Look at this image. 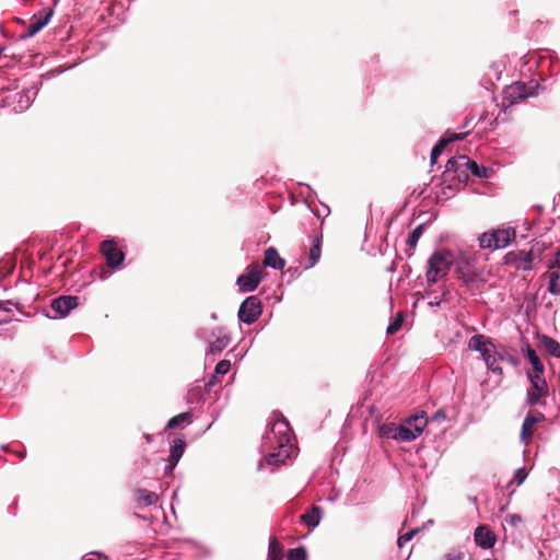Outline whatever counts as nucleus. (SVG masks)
Wrapping results in <instances>:
<instances>
[{"label":"nucleus","mask_w":560,"mask_h":560,"mask_svg":"<svg viewBox=\"0 0 560 560\" xmlns=\"http://www.w3.org/2000/svg\"><path fill=\"white\" fill-rule=\"evenodd\" d=\"M261 451L267 454L259 462V469H262L265 463L279 467L291 457L294 451L291 442V429L281 413L273 415V422L262 436Z\"/></svg>","instance_id":"f257e3e1"},{"label":"nucleus","mask_w":560,"mask_h":560,"mask_svg":"<svg viewBox=\"0 0 560 560\" xmlns=\"http://www.w3.org/2000/svg\"><path fill=\"white\" fill-rule=\"evenodd\" d=\"M445 167L444 176L446 178L457 177L459 182L467 180L468 171L478 178H489L493 173L492 168L479 165L466 155L450 159Z\"/></svg>","instance_id":"f03ea898"},{"label":"nucleus","mask_w":560,"mask_h":560,"mask_svg":"<svg viewBox=\"0 0 560 560\" xmlns=\"http://www.w3.org/2000/svg\"><path fill=\"white\" fill-rule=\"evenodd\" d=\"M515 237L514 228H498L480 234L478 242L482 249L498 250L508 247Z\"/></svg>","instance_id":"7ed1b4c3"},{"label":"nucleus","mask_w":560,"mask_h":560,"mask_svg":"<svg viewBox=\"0 0 560 560\" xmlns=\"http://www.w3.org/2000/svg\"><path fill=\"white\" fill-rule=\"evenodd\" d=\"M453 264V255L450 250H435L428 259L427 281L430 284L436 283L444 278Z\"/></svg>","instance_id":"20e7f679"},{"label":"nucleus","mask_w":560,"mask_h":560,"mask_svg":"<svg viewBox=\"0 0 560 560\" xmlns=\"http://www.w3.org/2000/svg\"><path fill=\"white\" fill-rule=\"evenodd\" d=\"M529 387L526 392V404L528 406L541 405L542 399L548 395V385L544 374H527Z\"/></svg>","instance_id":"39448f33"},{"label":"nucleus","mask_w":560,"mask_h":560,"mask_svg":"<svg viewBox=\"0 0 560 560\" xmlns=\"http://www.w3.org/2000/svg\"><path fill=\"white\" fill-rule=\"evenodd\" d=\"M261 314V303L257 296L246 298L238 308V318L241 322L250 325L258 319Z\"/></svg>","instance_id":"423d86ee"},{"label":"nucleus","mask_w":560,"mask_h":560,"mask_svg":"<svg viewBox=\"0 0 560 560\" xmlns=\"http://www.w3.org/2000/svg\"><path fill=\"white\" fill-rule=\"evenodd\" d=\"M54 15L52 8H45L36 13H34L31 18L30 25L27 30L20 35V39H27L37 34L40 30H43L50 21Z\"/></svg>","instance_id":"0eeeda50"},{"label":"nucleus","mask_w":560,"mask_h":560,"mask_svg":"<svg viewBox=\"0 0 560 560\" xmlns=\"http://www.w3.org/2000/svg\"><path fill=\"white\" fill-rule=\"evenodd\" d=\"M262 269L258 264H252L247 271L237 278V285L242 292H253L261 281Z\"/></svg>","instance_id":"6e6552de"},{"label":"nucleus","mask_w":560,"mask_h":560,"mask_svg":"<svg viewBox=\"0 0 560 560\" xmlns=\"http://www.w3.org/2000/svg\"><path fill=\"white\" fill-rule=\"evenodd\" d=\"M78 306V296L61 295L51 301L50 307L55 312L54 318L66 317L73 308Z\"/></svg>","instance_id":"1a4fd4ad"},{"label":"nucleus","mask_w":560,"mask_h":560,"mask_svg":"<svg viewBox=\"0 0 560 560\" xmlns=\"http://www.w3.org/2000/svg\"><path fill=\"white\" fill-rule=\"evenodd\" d=\"M545 420V415L538 410H529L523 421L521 440L528 443L534 434L535 425Z\"/></svg>","instance_id":"9d476101"},{"label":"nucleus","mask_w":560,"mask_h":560,"mask_svg":"<svg viewBox=\"0 0 560 560\" xmlns=\"http://www.w3.org/2000/svg\"><path fill=\"white\" fill-rule=\"evenodd\" d=\"M101 252L104 255L107 265L112 268L119 267L125 259V254L110 240H106L102 243Z\"/></svg>","instance_id":"9b49d317"},{"label":"nucleus","mask_w":560,"mask_h":560,"mask_svg":"<svg viewBox=\"0 0 560 560\" xmlns=\"http://www.w3.org/2000/svg\"><path fill=\"white\" fill-rule=\"evenodd\" d=\"M186 447V443L182 439L174 440L173 445L171 446L170 456L167 459H161L165 463L164 466V475L170 476L173 474L174 468L176 467L177 463L182 458L184 451Z\"/></svg>","instance_id":"f8f14e48"},{"label":"nucleus","mask_w":560,"mask_h":560,"mask_svg":"<svg viewBox=\"0 0 560 560\" xmlns=\"http://www.w3.org/2000/svg\"><path fill=\"white\" fill-rule=\"evenodd\" d=\"M524 82H515L504 90L503 100L509 105L516 104L520 101L530 97V92H526Z\"/></svg>","instance_id":"ddd939ff"},{"label":"nucleus","mask_w":560,"mask_h":560,"mask_svg":"<svg viewBox=\"0 0 560 560\" xmlns=\"http://www.w3.org/2000/svg\"><path fill=\"white\" fill-rule=\"evenodd\" d=\"M475 542L482 549H490L494 546L497 537L494 533L486 525H480L475 529Z\"/></svg>","instance_id":"4468645a"},{"label":"nucleus","mask_w":560,"mask_h":560,"mask_svg":"<svg viewBox=\"0 0 560 560\" xmlns=\"http://www.w3.org/2000/svg\"><path fill=\"white\" fill-rule=\"evenodd\" d=\"M466 133H456V132H446L444 137H442L439 142L433 147L431 151V164H435L439 156L443 152L444 148L454 141L464 139Z\"/></svg>","instance_id":"2eb2a0df"},{"label":"nucleus","mask_w":560,"mask_h":560,"mask_svg":"<svg viewBox=\"0 0 560 560\" xmlns=\"http://www.w3.org/2000/svg\"><path fill=\"white\" fill-rule=\"evenodd\" d=\"M230 337L222 328H218L217 332L212 334V338L208 339L209 352L217 354L222 352L230 345Z\"/></svg>","instance_id":"dca6fc26"},{"label":"nucleus","mask_w":560,"mask_h":560,"mask_svg":"<svg viewBox=\"0 0 560 560\" xmlns=\"http://www.w3.org/2000/svg\"><path fill=\"white\" fill-rule=\"evenodd\" d=\"M323 518V510L317 505H313L300 516V521L306 524L311 529L317 527Z\"/></svg>","instance_id":"f3484780"},{"label":"nucleus","mask_w":560,"mask_h":560,"mask_svg":"<svg viewBox=\"0 0 560 560\" xmlns=\"http://www.w3.org/2000/svg\"><path fill=\"white\" fill-rule=\"evenodd\" d=\"M469 349L477 351L481 357H486L490 348H493L491 341L483 335H474L468 342Z\"/></svg>","instance_id":"a211bd4d"},{"label":"nucleus","mask_w":560,"mask_h":560,"mask_svg":"<svg viewBox=\"0 0 560 560\" xmlns=\"http://www.w3.org/2000/svg\"><path fill=\"white\" fill-rule=\"evenodd\" d=\"M405 422L407 423V427H411L412 432L419 436L423 432L424 428L428 425L429 420L427 413L424 411H421L407 418Z\"/></svg>","instance_id":"6ab92c4d"},{"label":"nucleus","mask_w":560,"mask_h":560,"mask_svg":"<svg viewBox=\"0 0 560 560\" xmlns=\"http://www.w3.org/2000/svg\"><path fill=\"white\" fill-rule=\"evenodd\" d=\"M264 265L276 270H281L285 261L282 259L275 247H269L265 250Z\"/></svg>","instance_id":"aec40b11"},{"label":"nucleus","mask_w":560,"mask_h":560,"mask_svg":"<svg viewBox=\"0 0 560 560\" xmlns=\"http://www.w3.org/2000/svg\"><path fill=\"white\" fill-rule=\"evenodd\" d=\"M482 359L486 362L487 368L491 372L499 375L503 373L502 368L499 363V361L502 360V355L495 351L494 347L490 348L489 352L486 354V357H482Z\"/></svg>","instance_id":"412c9836"},{"label":"nucleus","mask_w":560,"mask_h":560,"mask_svg":"<svg viewBox=\"0 0 560 560\" xmlns=\"http://www.w3.org/2000/svg\"><path fill=\"white\" fill-rule=\"evenodd\" d=\"M136 493L137 501L140 506H149L158 503L159 501V495L153 491H149L147 489H138Z\"/></svg>","instance_id":"4be33fe9"},{"label":"nucleus","mask_w":560,"mask_h":560,"mask_svg":"<svg viewBox=\"0 0 560 560\" xmlns=\"http://www.w3.org/2000/svg\"><path fill=\"white\" fill-rule=\"evenodd\" d=\"M526 358L533 366L532 371H529L527 374H544V364L537 352L530 347L527 348Z\"/></svg>","instance_id":"5701e85b"},{"label":"nucleus","mask_w":560,"mask_h":560,"mask_svg":"<svg viewBox=\"0 0 560 560\" xmlns=\"http://www.w3.org/2000/svg\"><path fill=\"white\" fill-rule=\"evenodd\" d=\"M283 558V546L277 539V537L271 536L269 538L268 546V560H282Z\"/></svg>","instance_id":"b1692460"},{"label":"nucleus","mask_w":560,"mask_h":560,"mask_svg":"<svg viewBox=\"0 0 560 560\" xmlns=\"http://www.w3.org/2000/svg\"><path fill=\"white\" fill-rule=\"evenodd\" d=\"M418 435L412 432L411 427H407V423L404 421L400 425H398V441L401 442H411L416 440Z\"/></svg>","instance_id":"393cba45"},{"label":"nucleus","mask_w":560,"mask_h":560,"mask_svg":"<svg viewBox=\"0 0 560 560\" xmlns=\"http://www.w3.org/2000/svg\"><path fill=\"white\" fill-rule=\"evenodd\" d=\"M418 435L412 432L411 427H407V423L404 421L400 425H398V441L401 442H411L416 440Z\"/></svg>","instance_id":"a878e982"},{"label":"nucleus","mask_w":560,"mask_h":560,"mask_svg":"<svg viewBox=\"0 0 560 560\" xmlns=\"http://www.w3.org/2000/svg\"><path fill=\"white\" fill-rule=\"evenodd\" d=\"M191 415L189 412L179 413L173 418H171L166 424V429H176L184 423L190 422Z\"/></svg>","instance_id":"bb28decb"},{"label":"nucleus","mask_w":560,"mask_h":560,"mask_svg":"<svg viewBox=\"0 0 560 560\" xmlns=\"http://www.w3.org/2000/svg\"><path fill=\"white\" fill-rule=\"evenodd\" d=\"M380 435L398 441V425L395 423H385L381 425Z\"/></svg>","instance_id":"cd10ccee"},{"label":"nucleus","mask_w":560,"mask_h":560,"mask_svg":"<svg viewBox=\"0 0 560 560\" xmlns=\"http://www.w3.org/2000/svg\"><path fill=\"white\" fill-rule=\"evenodd\" d=\"M518 256H520L518 268H521L523 270H530L533 260H534L533 252L532 250H528V252L521 250Z\"/></svg>","instance_id":"c85d7f7f"},{"label":"nucleus","mask_w":560,"mask_h":560,"mask_svg":"<svg viewBox=\"0 0 560 560\" xmlns=\"http://www.w3.org/2000/svg\"><path fill=\"white\" fill-rule=\"evenodd\" d=\"M548 291L551 294L560 295V273L555 271L549 275Z\"/></svg>","instance_id":"c756f323"},{"label":"nucleus","mask_w":560,"mask_h":560,"mask_svg":"<svg viewBox=\"0 0 560 560\" xmlns=\"http://www.w3.org/2000/svg\"><path fill=\"white\" fill-rule=\"evenodd\" d=\"M230 368H231V363L229 360H222L220 361L217 365H215V374L212 376V378L209 381V385H213L214 384V378L217 376H223L225 375L229 371H230Z\"/></svg>","instance_id":"7c9ffc66"},{"label":"nucleus","mask_w":560,"mask_h":560,"mask_svg":"<svg viewBox=\"0 0 560 560\" xmlns=\"http://www.w3.org/2000/svg\"><path fill=\"white\" fill-rule=\"evenodd\" d=\"M423 232V226L420 224L415 228L408 236L407 244L410 248H415Z\"/></svg>","instance_id":"2f4dec72"},{"label":"nucleus","mask_w":560,"mask_h":560,"mask_svg":"<svg viewBox=\"0 0 560 560\" xmlns=\"http://www.w3.org/2000/svg\"><path fill=\"white\" fill-rule=\"evenodd\" d=\"M457 277L458 279L467 287H470L471 283H474L475 281V276L469 271V270H465L464 268L462 267H458L457 268Z\"/></svg>","instance_id":"473e14b6"},{"label":"nucleus","mask_w":560,"mask_h":560,"mask_svg":"<svg viewBox=\"0 0 560 560\" xmlns=\"http://www.w3.org/2000/svg\"><path fill=\"white\" fill-rule=\"evenodd\" d=\"M320 257L319 241L316 240L313 246L310 248V264L307 267H313L317 264Z\"/></svg>","instance_id":"72a5a7b5"},{"label":"nucleus","mask_w":560,"mask_h":560,"mask_svg":"<svg viewBox=\"0 0 560 560\" xmlns=\"http://www.w3.org/2000/svg\"><path fill=\"white\" fill-rule=\"evenodd\" d=\"M288 560H307V553L304 547H298L288 551Z\"/></svg>","instance_id":"f704fd0d"},{"label":"nucleus","mask_w":560,"mask_h":560,"mask_svg":"<svg viewBox=\"0 0 560 560\" xmlns=\"http://www.w3.org/2000/svg\"><path fill=\"white\" fill-rule=\"evenodd\" d=\"M402 320L404 314L398 313L396 318L387 326L386 332L388 335H394L395 332H397L401 327Z\"/></svg>","instance_id":"c9c22d12"},{"label":"nucleus","mask_w":560,"mask_h":560,"mask_svg":"<svg viewBox=\"0 0 560 560\" xmlns=\"http://www.w3.org/2000/svg\"><path fill=\"white\" fill-rule=\"evenodd\" d=\"M546 348L552 355L560 358V345L557 341L548 338L546 341Z\"/></svg>","instance_id":"e433bc0d"},{"label":"nucleus","mask_w":560,"mask_h":560,"mask_svg":"<svg viewBox=\"0 0 560 560\" xmlns=\"http://www.w3.org/2000/svg\"><path fill=\"white\" fill-rule=\"evenodd\" d=\"M527 475H528V472H527V470L525 468H523V467L518 468L514 472L513 481L517 486H520V485H522L525 481V479L527 478Z\"/></svg>","instance_id":"4c0bfd02"},{"label":"nucleus","mask_w":560,"mask_h":560,"mask_svg":"<svg viewBox=\"0 0 560 560\" xmlns=\"http://www.w3.org/2000/svg\"><path fill=\"white\" fill-rule=\"evenodd\" d=\"M417 533V529H411L404 535H400L397 539V545L399 548L404 547L408 541H410L413 535Z\"/></svg>","instance_id":"58836bf2"},{"label":"nucleus","mask_w":560,"mask_h":560,"mask_svg":"<svg viewBox=\"0 0 560 560\" xmlns=\"http://www.w3.org/2000/svg\"><path fill=\"white\" fill-rule=\"evenodd\" d=\"M526 88V92H530V96H535L537 94V90L539 88V84L535 80H530L528 82H524Z\"/></svg>","instance_id":"ea45409f"},{"label":"nucleus","mask_w":560,"mask_h":560,"mask_svg":"<svg viewBox=\"0 0 560 560\" xmlns=\"http://www.w3.org/2000/svg\"><path fill=\"white\" fill-rule=\"evenodd\" d=\"M19 103H20L19 109L24 110L30 106L31 100H30L28 95L21 94Z\"/></svg>","instance_id":"a19ab883"},{"label":"nucleus","mask_w":560,"mask_h":560,"mask_svg":"<svg viewBox=\"0 0 560 560\" xmlns=\"http://www.w3.org/2000/svg\"><path fill=\"white\" fill-rule=\"evenodd\" d=\"M556 267H560V248L555 253L553 259L548 262L549 269H553Z\"/></svg>","instance_id":"79ce46f5"},{"label":"nucleus","mask_w":560,"mask_h":560,"mask_svg":"<svg viewBox=\"0 0 560 560\" xmlns=\"http://www.w3.org/2000/svg\"><path fill=\"white\" fill-rule=\"evenodd\" d=\"M505 521L512 526H516L522 522V517L518 514H510L505 517Z\"/></svg>","instance_id":"37998d69"},{"label":"nucleus","mask_w":560,"mask_h":560,"mask_svg":"<svg viewBox=\"0 0 560 560\" xmlns=\"http://www.w3.org/2000/svg\"><path fill=\"white\" fill-rule=\"evenodd\" d=\"M445 418H446L445 411L442 410V409H439L438 411L434 412V415L432 416L431 420L440 422V421L445 420Z\"/></svg>","instance_id":"c03bdc74"},{"label":"nucleus","mask_w":560,"mask_h":560,"mask_svg":"<svg viewBox=\"0 0 560 560\" xmlns=\"http://www.w3.org/2000/svg\"><path fill=\"white\" fill-rule=\"evenodd\" d=\"M442 560H462L460 553H446Z\"/></svg>","instance_id":"a18cd8bd"},{"label":"nucleus","mask_w":560,"mask_h":560,"mask_svg":"<svg viewBox=\"0 0 560 560\" xmlns=\"http://www.w3.org/2000/svg\"><path fill=\"white\" fill-rule=\"evenodd\" d=\"M13 303L11 301H2L0 302V308L3 310V311H11L10 306H12Z\"/></svg>","instance_id":"49530a36"},{"label":"nucleus","mask_w":560,"mask_h":560,"mask_svg":"<svg viewBox=\"0 0 560 560\" xmlns=\"http://www.w3.org/2000/svg\"><path fill=\"white\" fill-rule=\"evenodd\" d=\"M144 439L147 440L148 443H151L152 440H153V435L151 434H144Z\"/></svg>","instance_id":"de8ad7c7"},{"label":"nucleus","mask_w":560,"mask_h":560,"mask_svg":"<svg viewBox=\"0 0 560 560\" xmlns=\"http://www.w3.org/2000/svg\"><path fill=\"white\" fill-rule=\"evenodd\" d=\"M324 211H325V215H327L329 213V208L325 206Z\"/></svg>","instance_id":"09e8293b"},{"label":"nucleus","mask_w":560,"mask_h":560,"mask_svg":"<svg viewBox=\"0 0 560 560\" xmlns=\"http://www.w3.org/2000/svg\"><path fill=\"white\" fill-rule=\"evenodd\" d=\"M430 304H431V305H433V304H434V305H439V304H440V302L433 301V302H430Z\"/></svg>","instance_id":"8fccbe9b"},{"label":"nucleus","mask_w":560,"mask_h":560,"mask_svg":"<svg viewBox=\"0 0 560 560\" xmlns=\"http://www.w3.org/2000/svg\"><path fill=\"white\" fill-rule=\"evenodd\" d=\"M430 304H431V305H433V304H434V305H439V304H440V302L433 301V302H430Z\"/></svg>","instance_id":"3c124183"},{"label":"nucleus","mask_w":560,"mask_h":560,"mask_svg":"<svg viewBox=\"0 0 560 560\" xmlns=\"http://www.w3.org/2000/svg\"><path fill=\"white\" fill-rule=\"evenodd\" d=\"M4 47L0 46V55L3 52Z\"/></svg>","instance_id":"603ef678"}]
</instances>
